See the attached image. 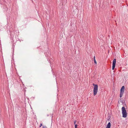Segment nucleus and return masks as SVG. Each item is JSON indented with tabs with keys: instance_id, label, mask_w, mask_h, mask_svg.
<instances>
[{
	"instance_id": "2",
	"label": "nucleus",
	"mask_w": 128,
	"mask_h": 128,
	"mask_svg": "<svg viewBox=\"0 0 128 128\" xmlns=\"http://www.w3.org/2000/svg\"><path fill=\"white\" fill-rule=\"evenodd\" d=\"M122 113L123 117L125 118L126 117L127 113L125 107L124 106L122 108Z\"/></svg>"
},
{
	"instance_id": "14",
	"label": "nucleus",
	"mask_w": 128,
	"mask_h": 128,
	"mask_svg": "<svg viewBox=\"0 0 128 128\" xmlns=\"http://www.w3.org/2000/svg\"><path fill=\"white\" fill-rule=\"evenodd\" d=\"M121 101H122H122L121 100Z\"/></svg>"
},
{
	"instance_id": "3",
	"label": "nucleus",
	"mask_w": 128,
	"mask_h": 128,
	"mask_svg": "<svg viewBox=\"0 0 128 128\" xmlns=\"http://www.w3.org/2000/svg\"><path fill=\"white\" fill-rule=\"evenodd\" d=\"M124 86H122L120 90V97L121 98L123 95L124 92Z\"/></svg>"
},
{
	"instance_id": "8",
	"label": "nucleus",
	"mask_w": 128,
	"mask_h": 128,
	"mask_svg": "<svg viewBox=\"0 0 128 128\" xmlns=\"http://www.w3.org/2000/svg\"><path fill=\"white\" fill-rule=\"evenodd\" d=\"M77 124H75V128H77Z\"/></svg>"
},
{
	"instance_id": "7",
	"label": "nucleus",
	"mask_w": 128,
	"mask_h": 128,
	"mask_svg": "<svg viewBox=\"0 0 128 128\" xmlns=\"http://www.w3.org/2000/svg\"><path fill=\"white\" fill-rule=\"evenodd\" d=\"M42 128H47V127L46 126H43Z\"/></svg>"
},
{
	"instance_id": "13",
	"label": "nucleus",
	"mask_w": 128,
	"mask_h": 128,
	"mask_svg": "<svg viewBox=\"0 0 128 128\" xmlns=\"http://www.w3.org/2000/svg\"><path fill=\"white\" fill-rule=\"evenodd\" d=\"M120 100H121V98H120Z\"/></svg>"
},
{
	"instance_id": "4",
	"label": "nucleus",
	"mask_w": 128,
	"mask_h": 128,
	"mask_svg": "<svg viewBox=\"0 0 128 128\" xmlns=\"http://www.w3.org/2000/svg\"><path fill=\"white\" fill-rule=\"evenodd\" d=\"M116 60L115 59H114L113 60V62H112V69L113 70L114 68L116 65Z\"/></svg>"
},
{
	"instance_id": "10",
	"label": "nucleus",
	"mask_w": 128,
	"mask_h": 128,
	"mask_svg": "<svg viewBox=\"0 0 128 128\" xmlns=\"http://www.w3.org/2000/svg\"><path fill=\"white\" fill-rule=\"evenodd\" d=\"M76 121L74 122V124H76Z\"/></svg>"
},
{
	"instance_id": "6",
	"label": "nucleus",
	"mask_w": 128,
	"mask_h": 128,
	"mask_svg": "<svg viewBox=\"0 0 128 128\" xmlns=\"http://www.w3.org/2000/svg\"><path fill=\"white\" fill-rule=\"evenodd\" d=\"M94 63L96 64L97 63H96V60L95 58V56H94Z\"/></svg>"
},
{
	"instance_id": "12",
	"label": "nucleus",
	"mask_w": 128,
	"mask_h": 128,
	"mask_svg": "<svg viewBox=\"0 0 128 128\" xmlns=\"http://www.w3.org/2000/svg\"><path fill=\"white\" fill-rule=\"evenodd\" d=\"M47 116H49V115H48H48H47Z\"/></svg>"
},
{
	"instance_id": "5",
	"label": "nucleus",
	"mask_w": 128,
	"mask_h": 128,
	"mask_svg": "<svg viewBox=\"0 0 128 128\" xmlns=\"http://www.w3.org/2000/svg\"><path fill=\"white\" fill-rule=\"evenodd\" d=\"M111 126V124L109 122L107 124L106 128H110Z\"/></svg>"
},
{
	"instance_id": "11",
	"label": "nucleus",
	"mask_w": 128,
	"mask_h": 128,
	"mask_svg": "<svg viewBox=\"0 0 128 128\" xmlns=\"http://www.w3.org/2000/svg\"><path fill=\"white\" fill-rule=\"evenodd\" d=\"M110 118H109V119H108V120H110Z\"/></svg>"
},
{
	"instance_id": "9",
	"label": "nucleus",
	"mask_w": 128,
	"mask_h": 128,
	"mask_svg": "<svg viewBox=\"0 0 128 128\" xmlns=\"http://www.w3.org/2000/svg\"><path fill=\"white\" fill-rule=\"evenodd\" d=\"M42 126V123H41L40 124V126L39 127H40Z\"/></svg>"
},
{
	"instance_id": "1",
	"label": "nucleus",
	"mask_w": 128,
	"mask_h": 128,
	"mask_svg": "<svg viewBox=\"0 0 128 128\" xmlns=\"http://www.w3.org/2000/svg\"><path fill=\"white\" fill-rule=\"evenodd\" d=\"M93 85L94 86V90H93V93L94 95L95 96L97 94L98 89V86L96 84H93Z\"/></svg>"
}]
</instances>
